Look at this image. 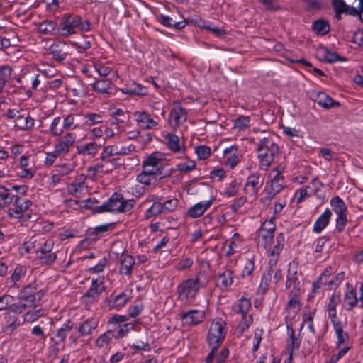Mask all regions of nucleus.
<instances>
[{
  "mask_svg": "<svg viewBox=\"0 0 363 363\" xmlns=\"http://www.w3.org/2000/svg\"><path fill=\"white\" fill-rule=\"evenodd\" d=\"M255 270V256L247 259L242 269L241 276L242 277H250Z\"/></svg>",
  "mask_w": 363,
  "mask_h": 363,
  "instance_id": "obj_57",
  "label": "nucleus"
},
{
  "mask_svg": "<svg viewBox=\"0 0 363 363\" xmlns=\"http://www.w3.org/2000/svg\"><path fill=\"white\" fill-rule=\"evenodd\" d=\"M94 293L99 296L106 290V287L104 283V278L94 279L91 281V285L89 288Z\"/></svg>",
  "mask_w": 363,
  "mask_h": 363,
  "instance_id": "obj_55",
  "label": "nucleus"
},
{
  "mask_svg": "<svg viewBox=\"0 0 363 363\" xmlns=\"http://www.w3.org/2000/svg\"><path fill=\"white\" fill-rule=\"evenodd\" d=\"M214 200V197L211 196V198L208 201L197 203L188 210L187 215L193 218H196L203 216L211 206Z\"/></svg>",
  "mask_w": 363,
  "mask_h": 363,
  "instance_id": "obj_20",
  "label": "nucleus"
},
{
  "mask_svg": "<svg viewBox=\"0 0 363 363\" xmlns=\"http://www.w3.org/2000/svg\"><path fill=\"white\" fill-rule=\"evenodd\" d=\"M121 91L123 93L128 94L145 95L146 89L143 86L133 82L126 84L125 87L122 88Z\"/></svg>",
  "mask_w": 363,
  "mask_h": 363,
  "instance_id": "obj_37",
  "label": "nucleus"
},
{
  "mask_svg": "<svg viewBox=\"0 0 363 363\" xmlns=\"http://www.w3.org/2000/svg\"><path fill=\"white\" fill-rule=\"evenodd\" d=\"M57 23L54 21L46 20L39 25V30L45 35L51 34L56 28Z\"/></svg>",
  "mask_w": 363,
  "mask_h": 363,
  "instance_id": "obj_50",
  "label": "nucleus"
},
{
  "mask_svg": "<svg viewBox=\"0 0 363 363\" xmlns=\"http://www.w3.org/2000/svg\"><path fill=\"white\" fill-rule=\"evenodd\" d=\"M168 149L174 153H185L186 147L174 133H167L164 137Z\"/></svg>",
  "mask_w": 363,
  "mask_h": 363,
  "instance_id": "obj_18",
  "label": "nucleus"
},
{
  "mask_svg": "<svg viewBox=\"0 0 363 363\" xmlns=\"http://www.w3.org/2000/svg\"><path fill=\"white\" fill-rule=\"evenodd\" d=\"M196 164L194 160H189L187 162H181L177 165V170L182 172H189L194 170Z\"/></svg>",
  "mask_w": 363,
  "mask_h": 363,
  "instance_id": "obj_61",
  "label": "nucleus"
},
{
  "mask_svg": "<svg viewBox=\"0 0 363 363\" xmlns=\"http://www.w3.org/2000/svg\"><path fill=\"white\" fill-rule=\"evenodd\" d=\"M99 298V296L98 294L89 289L82 297V302L88 307L89 305L97 302Z\"/></svg>",
  "mask_w": 363,
  "mask_h": 363,
  "instance_id": "obj_54",
  "label": "nucleus"
},
{
  "mask_svg": "<svg viewBox=\"0 0 363 363\" xmlns=\"http://www.w3.org/2000/svg\"><path fill=\"white\" fill-rule=\"evenodd\" d=\"M250 116H240L235 120V127L239 130H244L250 126Z\"/></svg>",
  "mask_w": 363,
  "mask_h": 363,
  "instance_id": "obj_62",
  "label": "nucleus"
},
{
  "mask_svg": "<svg viewBox=\"0 0 363 363\" xmlns=\"http://www.w3.org/2000/svg\"><path fill=\"white\" fill-rule=\"evenodd\" d=\"M223 156L225 158V164L230 168H234L239 162L238 156V147L236 145H233L227 147L223 151Z\"/></svg>",
  "mask_w": 363,
  "mask_h": 363,
  "instance_id": "obj_22",
  "label": "nucleus"
},
{
  "mask_svg": "<svg viewBox=\"0 0 363 363\" xmlns=\"http://www.w3.org/2000/svg\"><path fill=\"white\" fill-rule=\"evenodd\" d=\"M344 304L346 306V310L352 311L354 307L359 306V297L357 296V289L349 284H347V290L345 291L343 297Z\"/></svg>",
  "mask_w": 363,
  "mask_h": 363,
  "instance_id": "obj_19",
  "label": "nucleus"
},
{
  "mask_svg": "<svg viewBox=\"0 0 363 363\" xmlns=\"http://www.w3.org/2000/svg\"><path fill=\"white\" fill-rule=\"evenodd\" d=\"M50 54L55 61L61 62L67 58L69 52L65 43H57L51 46Z\"/></svg>",
  "mask_w": 363,
  "mask_h": 363,
  "instance_id": "obj_30",
  "label": "nucleus"
},
{
  "mask_svg": "<svg viewBox=\"0 0 363 363\" xmlns=\"http://www.w3.org/2000/svg\"><path fill=\"white\" fill-rule=\"evenodd\" d=\"M186 119L187 112L186 109L182 107L180 102H174L168 117V122L172 128L177 130L186 122Z\"/></svg>",
  "mask_w": 363,
  "mask_h": 363,
  "instance_id": "obj_8",
  "label": "nucleus"
},
{
  "mask_svg": "<svg viewBox=\"0 0 363 363\" xmlns=\"http://www.w3.org/2000/svg\"><path fill=\"white\" fill-rule=\"evenodd\" d=\"M314 96V101L321 107L325 109H328L333 107H339L340 103L335 101L332 97L328 96L324 92H315Z\"/></svg>",
  "mask_w": 363,
  "mask_h": 363,
  "instance_id": "obj_24",
  "label": "nucleus"
},
{
  "mask_svg": "<svg viewBox=\"0 0 363 363\" xmlns=\"http://www.w3.org/2000/svg\"><path fill=\"white\" fill-rule=\"evenodd\" d=\"M251 308V301L250 298L242 296L233 306V311L242 315V320L239 323V328L242 331L247 330L252 323V315H248Z\"/></svg>",
  "mask_w": 363,
  "mask_h": 363,
  "instance_id": "obj_6",
  "label": "nucleus"
},
{
  "mask_svg": "<svg viewBox=\"0 0 363 363\" xmlns=\"http://www.w3.org/2000/svg\"><path fill=\"white\" fill-rule=\"evenodd\" d=\"M35 170L33 168H20L17 171V176L22 179H30L34 177Z\"/></svg>",
  "mask_w": 363,
  "mask_h": 363,
  "instance_id": "obj_64",
  "label": "nucleus"
},
{
  "mask_svg": "<svg viewBox=\"0 0 363 363\" xmlns=\"http://www.w3.org/2000/svg\"><path fill=\"white\" fill-rule=\"evenodd\" d=\"M332 217V212L329 208L325 211L315 220L313 231L315 233H321L329 224Z\"/></svg>",
  "mask_w": 363,
  "mask_h": 363,
  "instance_id": "obj_27",
  "label": "nucleus"
},
{
  "mask_svg": "<svg viewBox=\"0 0 363 363\" xmlns=\"http://www.w3.org/2000/svg\"><path fill=\"white\" fill-rule=\"evenodd\" d=\"M112 116L113 117V124H119L122 123H125L126 118H128L127 113L122 109H117L112 113Z\"/></svg>",
  "mask_w": 363,
  "mask_h": 363,
  "instance_id": "obj_63",
  "label": "nucleus"
},
{
  "mask_svg": "<svg viewBox=\"0 0 363 363\" xmlns=\"http://www.w3.org/2000/svg\"><path fill=\"white\" fill-rule=\"evenodd\" d=\"M135 149V146H121L109 145L104 147L101 154V160H105L106 157H111L115 155H127Z\"/></svg>",
  "mask_w": 363,
  "mask_h": 363,
  "instance_id": "obj_15",
  "label": "nucleus"
},
{
  "mask_svg": "<svg viewBox=\"0 0 363 363\" xmlns=\"http://www.w3.org/2000/svg\"><path fill=\"white\" fill-rule=\"evenodd\" d=\"M297 264L295 262L289 263V268L288 269V274L286 281V288L292 289L290 292L300 293V281L297 277Z\"/></svg>",
  "mask_w": 363,
  "mask_h": 363,
  "instance_id": "obj_14",
  "label": "nucleus"
},
{
  "mask_svg": "<svg viewBox=\"0 0 363 363\" xmlns=\"http://www.w3.org/2000/svg\"><path fill=\"white\" fill-rule=\"evenodd\" d=\"M313 28L318 35H325L330 31L329 23L323 19L314 21Z\"/></svg>",
  "mask_w": 363,
  "mask_h": 363,
  "instance_id": "obj_48",
  "label": "nucleus"
},
{
  "mask_svg": "<svg viewBox=\"0 0 363 363\" xmlns=\"http://www.w3.org/2000/svg\"><path fill=\"white\" fill-rule=\"evenodd\" d=\"M261 175L259 173H255L250 175L246 180L243 187L244 193L249 197L256 199L258 193L263 185V182L260 181Z\"/></svg>",
  "mask_w": 363,
  "mask_h": 363,
  "instance_id": "obj_9",
  "label": "nucleus"
},
{
  "mask_svg": "<svg viewBox=\"0 0 363 363\" xmlns=\"http://www.w3.org/2000/svg\"><path fill=\"white\" fill-rule=\"evenodd\" d=\"M114 337L113 333L111 330H108L96 339V345L98 347H103L104 345L108 344Z\"/></svg>",
  "mask_w": 363,
  "mask_h": 363,
  "instance_id": "obj_52",
  "label": "nucleus"
},
{
  "mask_svg": "<svg viewBox=\"0 0 363 363\" xmlns=\"http://www.w3.org/2000/svg\"><path fill=\"white\" fill-rule=\"evenodd\" d=\"M194 261L189 257L184 258L174 262V268L178 271H182L190 268L193 265Z\"/></svg>",
  "mask_w": 363,
  "mask_h": 363,
  "instance_id": "obj_59",
  "label": "nucleus"
},
{
  "mask_svg": "<svg viewBox=\"0 0 363 363\" xmlns=\"http://www.w3.org/2000/svg\"><path fill=\"white\" fill-rule=\"evenodd\" d=\"M322 50L323 59L325 62L328 63L347 61V59L345 57L340 56L337 53L335 52H330L327 48H323Z\"/></svg>",
  "mask_w": 363,
  "mask_h": 363,
  "instance_id": "obj_45",
  "label": "nucleus"
},
{
  "mask_svg": "<svg viewBox=\"0 0 363 363\" xmlns=\"http://www.w3.org/2000/svg\"><path fill=\"white\" fill-rule=\"evenodd\" d=\"M120 273L130 276L135 264V258L132 255L123 252L120 257Z\"/></svg>",
  "mask_w": 363,
  "mask_h": 363,
  "instance_id": "obj_25",
  "label": "nucleus"
},
{
  "mask_svg": "<svg viewBox=\"0 0 363 363\" xmlns=\"http://www.w3.org/2000/svg\"><path fill=\"white\" fill-rule=\"evenodd\" d=\"M77 135L73 133H66L59 143L55 145L57 155H66L76 142Z\"/></svg>",
  "mask_w": 363,
  "mask_h": 363,
  "instance_id": "obj_12",
  "label": "nucleus"
},
{
  "mask_svg": "<svg viewBox=\"0 0 363 363\" xmlns=\"http://www.w3.org/2000/svg\"><path fill=\"white\" fill-rule=\"evenodd\" d=\"M101 147V144H97L96 142H91L85 144L84 145L78 146L77 152L79 155L94 156Z\"/></svg>",
  "mask_w": 363,
  "mask_h": 363,
  "instance_id": "obj_36",
  "label": "nucleus"
},
{
  "mask_svg": "<svg viewBox=\"0 0 363 363\" xmlns=\"http://www.w3.org/2000/svg\"><path fill=\"white\" fill-rule=\"evenodd\" d=\"M129 298L130 295L128 293L127 291H123L120 294L115 296L113 306L118 308L123 307L127 303Z\"/></svg>",
  "mask_w": 363,
  "mask_h": 363,
  "instance_id": "obj_60",
  "label": "nucleus"
},
{
  "mask_svg": "<svg viewBox=\"0 0 363 363\" xmlns=\"http://www.w3.org/2000/svg\"><path fill=\"white\" fill-rule=\"evenodd\" d=\"M204 275L205 272H199L195 278L188 279L179 284L177 289L179 298L182 300L194 299L199 289L206 286L208 283L206 279H202Z\"/></svg>",
  "mask_w": 363,
  "mask_h": 363,
  "instance_id": "obj_2",
  "label": "nucleus"
},
{
  "mask_svg": "<svg viewBox=\"0 0 363 363\" xmlns=\"http://www.w3.org/2000/svg\"><path fill=\"white\" fill-rule=\"evenodd\" d=\"M27 267L24 265L18 264L14 269L12 274L6 279V284L9 287H18V281H21L26 274Z\"/></svg>",
  "mask_w": 363,
  "mask_h": 363,
  "instance_id": "obj_29",
  "label": "nucleus"
},
{
  "mask_svg": "<svg viewBox=\"0 0 363 363\" xmlns=\"http://www.w3.org/2000/svg\"><path fill=\"white\" fill-rule=\"evenodd\" d=\"M195 153L199 160H205L211 156V149L207 145H199L195 147Z\"/></svg>",
  "mask_w": 363,
  "mask_h": 363,
  "instance_id": "obj_53",
  "label": "nucleus"
},
{
  "mask_svg": "<svg viewBox=\"0 0 363 363\" xmlns=\"http://www.w3.org/2000/svg\"><path fill=\"white\" fill-rule=\"evenodd\" d=\"M183 324L194 326L202 323L206 317L205 312L201 310H190L179 314Z\"/></svg>",
  "mask_w": 363,
  "mask_h": 363,
  "instance_id": "obj_11",
  "label": "nucleus"
},
{
  "mask_svg": "<svg viewBox=\"0 0 363 363\" xmlns=\"http://www.w3.org/2000/svg\"><path fill=\"white\" fill-rule=\"evenodd\" d=\"M62 118L60 116L54 118L52 120L50 126V133L54 137H58L63 134L64 130L62 128Z\"/></svg>",
  "mask_w": 363,
  "mask_h": 363,
  "instance_id": "obj_43",
  "label": "nucleus"
},
{
  "mask_svg": "<svg viewBox=\"0 0 363 363\" xmlns=\"http://www.w3.org/2000/svg\"><path fill=\"white\" fill-rule=\"evenodd\" d=\"M285 244L284 235L282 233H279L276 237V245L274 246L271 255H279Z\"/></svg>",
  "mask_w": 363,
  "mask_h": 363,
  "instance_id": "obj_51",
  "label": "nucleus"
},
{
  "mask_svg": "<svg viewBox=\"0 0 363 363\" xmlns=\"http://www.w3.org/2000/svg\"><path fill=\"white\" fill-rule=\"evenodd\" d=\"M315 313H316L315 309L308 310L307 308L306 307L303 312V315H302L303 323L301 325V329H302L304 323H307L308 328L309 331L313 335H315V334H316V330H315V326L313 324V319H314Z\"/></svg>",
  "mask_w": 363,
  "mask_h": 363,
  "instance_id": "obj_35",
  "label": "nucleus"
},
{
  "mask_svg": "<svg viewBox=\"0 0 363 363\" xmlns=\"http://www.w3.org/2000/svg\"><path fill=\"white\" fill-rule=\"evenodd\" d=\"M31 206L32 201L30 200H23L18 196V198H16L14 203L15 207L9 209L8 215L9 217L21 218L23 213L28 211Z\"/></svg>",
  "mask_w": 363,
  "mask_h": 363,
  "instance_id": "obj_17",
  "label": "nucleus"
},
{
  "mask_svg": "<svg viewBox=\"0 0 363 363\" xmlns=\"http://www.w3.org/2000/svg\"><path fill=\"white\" fill-rule=\"evenodd\" d=\"M76 28L82 31H89L91 24L88 20L82 21V18L77 14H64L61 22L62 35L64 36L72 35L76 33Z\"/></svg>",
  "mask_w": 363,
  "mask_h": 363,
  "instance_id": "obj_4",
  "label": "nucleus"
},
{
  "mask_svg": "<svg viewBox=\"0 0 363 363\" xmlns=\"http://www.w3.org/2000/svg\"><path fill=\"white\" fill-rule=\"evenodd\" d=\"M137 121L140 123L141 126L144 129H151L157 126L158 123L150 117V115L145 112L137 111L135 113Z\"/></svg>",
  "mask_w": 363,
  "mask_h": 363,
  "instance_id": "obj_32",
  "label": "nucleus"
},
{
  "mask_svg": "<svg viewBox=\"0 0 363 363\" xmlns=\"http://www.w3.org/2000/svg\"><path fill=\"white\" fill-rule=\"evenodd\" d=\"M331 323L337 335V348L342 349V347H345V346H348L347 343L349 341V335L347 332L343 330L340 320L337 321H333V323Z\"/></svg>",
  "mask_w": 363,
  "mask_h": 363,
  "instance_id": "obj_21",
  "label": "nucleus"
},
{
  "mask_svg": "<svg viewBox=\"0 0 363 363\" xmlns=\"http://www.w3.org/2000/svg\"><path fill=\"white\" fill-rule=\"evenodd\" d=\"M107 202L109 212L114 213L130 211L135 204L134 199L125 200L123 195L118 192L113 193Z\"/></svg>",
  "mask_w": 363,
  "mask_h": 363,
  "instance_id": "obj_7",
  "label": "nucleus"
},
{
  "mask_svg": "<svg viewBox=\"0 0 363 363\" xmlns=\"http://www.w3.org/2000/svg\"><path fill=\"white\" fill-rule=\"evenodd\" d=\"M234 282V272L229 269H225L219 272L216 278V286L223 291L228 290Z\"/></svg>",
  "mask_w": 363,
  "mask_h": 363,
  "instance_id": "obj_16",
  "label": "nucleus"
},
{
  "mask_svg": "<svg viewBox=\"0 0 363 363\" xmlns=\"http://www.w3.org/2000/svg\"><path fill=\"white\" fill-rule=\"evenodd\" d=\"M333 7L335 11V16L337 19H341V15L345 13L346 15H349L348 9H346V5L343 4V1L341 0H330Z\"/></svg>",
  "mask_w": 363,
  "mask_h": 363,
  "instance_id": "obj_46",
  "label": "nucleus"
},
{
  "mask_svg": "<svg viewBox=\"0 0 363 363\" xmlns=\"http://www.w3.org/2000/svg\"><path fill=\"white\" fill-rule=\"evenodd\" d=\"M84 124L87 126H92L102 123V116L98 113H87L84 116Z\"/></svg>",
  "mask_w": 363,
  "mask_h": 363,
  "instance_id": "obj_56",
  "label": "nucleus"
},
{
  "mask_svg": "<svg viewBox=\"0 0 363 363\" xmlns=\"http://www.w3.org/2000/svg\"><path fill=\"white\" fill-rule=\"evenodd\" d=\"M285 323L286 325L287 330V346L286 351L289 354L291 352L294 354L295 350H298L300 348L301 339L299 337H296L295 330L292 328V324L289 321V318H285Z\"/></svg>",
  "mask_w": 363,
  "mask_h": 363,
  "instance_id": "obj_13",
  "label": "nucleus"
},
{
  "mask_svg": "<svg viewBox=\"0 0 363 363\" xmlns=\"http://www.w3.org/2000/svg\"><path fill=\"white\" fill-rule=\"evenodd\" d=\"M74 324L71 320H67L56 332V337L60 339L61 342H65L66 337L69 332L73 329Z\"/></svg>",
  "mask_w": 363,
  "mask_h": 363,
  "instance_id": "obj_39",
  "label": "nucleus"
},
{
  "mask_svg": "<svg viewBox=\"0 0 363 363\" xmlns=\"http://www.w3.org/2000/svg\"><path fill=\"white\" fill-rule=\"evenodd\" d=\"M256 240L258 245H261L265 249H269L274 238V233L259 228L256 232Z\"/></svg>",
  "mask_w": 363,
  "mask_h": 363,
  "instance_id": "obj_33",
  "label": "nucleus"
},
{
  "mask_svg": "<svg viewBox=\"0 0 363 363\" xmlns=\"http://www.w3.org/2000/svg\"><path fill=\"white\" fill-rule=\"evenodd\" d=\"M330 203L335 214L347 212V208L345 201L339 196L333 197Z\"/></svg>",
  "mask_w": 363,
  "mask_h": 363,
  "instance_id": "obj_41",
  "label": "nucleus"
},
{
  "mask_svg": "<svg viewBox=\"0 0 363 363\" xmlns=\"http://www.w3.org/2000/svg\"><path fill=\"white\" fill-rule=\"evenodd\" d=\"M158 21L160 23H162L163 26L169 27V28H174L177 30L182 29L186 26V22L181 21V22H176L173 21V19L167 16L164 15H160L158 17Z\"/></svg>",
  "mask_w": 363,
  "mask_h": 363,
  "instance_id": "obj_40",
  "label": "nucleus"
},
{
  "mask_svg": "<svg viewBox=\"0 0 363 363\" xmlns=\"http://www.w3.org/2000/svg\"><path fill=\"white\" fill-rule=\"evenodd\" d=\"M286 186V182L284 177H273L271 180L270 186L267 190V198L272 200L275 196L280 193Z\"/></svg>",
  "mask_w": 363,
  "mask_h": 363,
  "instance_id": "obj_23",
  "label": "nucleus"
},
{
  "mask_svg": "<svg viewBox=\"0 0 363 363\" xmlns=\"http://www.w3.org/2000/svg\"><path fill=\"white\" fill-rule=\"evenodd\" d=\"M161 213H164L163 208L162 207V203L159 201H155L152 206L145 211V218L148 220L152 217H155Z\"/></svg>",
  "mask_w": 363,
  "mask_h": 363,
  "instance_id": "obj_44",
  "label": "nucleus"
},
{
  "mask_svg": "<svg viewBox=\"0 0 363 363\" xmlns=\"http://www.w3.org/2000/svg\"><path fill=\"white\" fill-rule=\"evenodd\" d=\"M336 215L337 217L335 220V230L338 233H342L348 223L347 212H342Z\"/></svg>",
  "mask_w": 363,
  "mask_h": 363,
  "instance_id": "obj_49",
  "label": "nucleus"
},
{
  "mask_svg": "<svg viewBox=\"0 0 363 363\" xmlns=\"http://www.w3.org/2000/svg\"><path fill=\"white\" fill-rule=\"evenodd\" d=\"M35 120L28 114L21 113L16 121V127L21 130H30L33 128Z\"/></svg>",
  "mask_w": 363,
  "mask_h": 363,
  "instance_id": "obj_34",
  "label": "nucleus"
},
{
  "mask_svg": "<svg viewBox=\"0 0 363 363\" xmlns=\"http://www.w3.org/2000/svg\"><path fill=\"white\" fill-rule=\"evenodd\" d=\"M340 295L334 292L330 297L329 302L327 305V311L328 313V318L330 322L340 320L337 316L336 307L340 303Z\"/></svg>",
  "mask_w": 363,
  "mask_h": 363,
  "instance_id": "obj_28",
  "label": "nucleus"
},
{
  "mask_svg": "<svg viewBox=\"0 0 363 363\" xmlns=\"http://www.w3.org/2000/svg\"><path fill=\"white\" fill-rule=\"evenodd\" d=\"M99 321L95 318H89L79 324L77 327L79 337H84L91 335L93 331L97 328Z\"/></svg>",
  "mask_w": 363,
  "mask_h": 363,
  "instance_id": "obj_26",
  "label": "nucleus"
},
{
  "mask_svg": "<svg viewBox=\"0 0 363 363\" xmlns=\"http://www.w3.org/2000/svg\"><path fill=\"white\" fill-rule=\"evenodd\" d=\"M218 349L214 350V354L213 355V359L209 363H224L226 359L229 356V350L227 347L222 348L220 351ZM206 363L207 362L206 361Z\"/></svg>",
  "mask_w": 363,
  "mask_h": 363,
  "instance_id": "obj_47",
  "label": "nucleus"
},
{
  "mask_svg": "<svg viewBox=\"0 0 363 363\" xmlns=\"http://www.w3.org/2000/svg\"><path fill=\"white\" fill-rule=\"evenodd\" d=\"M279 152V146L272 139L264 138L259 140L257 148V157L259 161V169L267 170Z\"/></svg>",
  "mask_w": 363,
  "mask_h": 363,
  "instance_id": "obj_1",
  "label": "nucleus"
},
{
  "mask_svg": "<svg viewBox=\"0 0 363 363\" xmlns=\"http://www.w3.org/2000/svg\"><path fill=\"white\" fill-rule=\"evenodd\" d=\"M12 69L9 66H3L0 68V93L2 92L6 83L11 79Z\"/></svg>",
  "mask_w": 363,
  "mask_h": 363,
  "instance_id": "obj_42",
  "label": "nucleus"
},
{
  "mask_svg": "<svg viewBox=\"0 0 363 363\" xmlns=\"http://www.w3.org/2000/svg\"><path fill=\"white\" fill-rule=\"evenodd\" d=\"M92 90L99 94L109 96L115 93V85L109 79H96L91 84Z\"/></svg>",
  "mask_w": 363,
  "mask_h": 363,
  "instance_id": "obj_10",
  "label": "nucleus"
},
{
  "mask_svg": "<svg viewBox=\"0 0 363 363\" xmlns=\"http://www.w3.org/2000/svg\"><path fill=\"white\" fill-rule=\"evenodd\" d=\"M162 160V155L160 152H155L146 157L142 167H160L159 164Z\"/></svg>",
  "mask_w": 363,
  "mask_h": 363,
  "instance_id": "obj_38",
  "label": "nucleus"
},
{
  "mask_svg": "<svg viewBox=\"0 0 363 363\" xmlns=\"http://www.w3.org/2000/svg\"><path fill=\"white\" fill-rule=\"evenodd\" d=\"M225 323L220 320H213L208 329L207 334V342L211 351L206 357V362L209 363L213 359L214 350L218 349L223 342L224 341L226 335Z\"/></svg>",
  "mask_w": 363,
  "mask_h": 363,
  "instance_id": "obj_3",
  "label": "nucleus"
},
{
  "mask_svg": "<svg viewBox=\"0 0 363 363\" xmlns=\"http://www.w3.org/2000/svg\"><path fill=\"white\" fill-rule=\"evenodd\" d=\"M143 171L145 172L147 174L150 175L153 179H155V181L161 179L165 177L162 176L161 167H145V168L143 167Z\"/></svg>",
  "mask_w": 363,
  "mask_h": 363,
  "instance_id": "obj_58",
  "label": "nucleus"
},
{
  "mask_svg": "<svg viewBox=\"0 0 363 363\" xmlns=\"http://www.w3.org/2000/svg\"><path fill=\"white\" fill-rule=\"evenodd\" d=\"M33 244H37L35 254L37 258L41 264L50 265L57 259L55 252H52L54 247V242L52 240H48L45 238H35Z\"/></svg>",
  "mask_w": 363,
  "mask_h": 363,
  "instance_id": "obj_5",
  "label": "nucleus"
},
{
  "mask_svg": "<svg viewBox=\"0 0 363 363\" xmlns=\"http://www.w3.org/2000/svg\"><path fill=\"white\" fill-rule=\"evenodd\" d=\"M37 284L32 283L25 286L19 293V298L26 302L33 303L36 301L35 291Z\"/></svg>",
  "mask_w": 363,
  "mask_h": 363,
  "instance_id": "obj_31",
  "label": "nucleus"
}]
</instances>
